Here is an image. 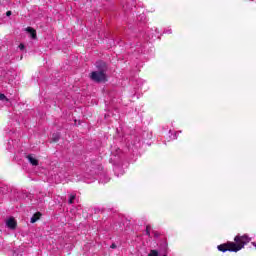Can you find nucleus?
Masks as SVG:
<instances>
[{"label":"nucleus","mask_w":256,"mask_h":256,"mask_svg":"<svg viewBox=\"0 0 256 256\" xmlns=\"http://www.w3.org/2000/svg\"><path fill=\"white\" fill-rule=\"evenodd\" d=\"M153 235L156 239H159V237H161V233L158 231H153Z\"/></svg>","instance_id":"obj_12"},{"label":"nucleus","mask_w":256,"mask_h":256,"mask_svg":"<svg viewBox=\"0 0 256 256\" xmlns=\"http://www.w3.org/2000/svg\"><path fill=\"white\" fill-rule=\"evenodd\" d=\"M73 201H75V195H70V199L68 201L69 205H73Z\"/></svg>","instance_id":"obj_11"},{"label":"nucleus","mask_w":256,"mask_h":256,"mask_svg":"<svg viewBox=\"0 0 256 256\" xmlns=\"http://www.w3.org/2000/svg\"><path fill=\"white\" fill-rule=\"evenodd\" d=\"M148 256H159V252L157 250H151Z\"/></svg>","instance_id":"obj_10"},{"label":"nucleus","mask_w":256,"mask_h":256,"mask_svg":"<svg viewBox=\"0 0 256 256\" xmlns=\"http://www.w3.org/2000/svg\"><path fill=\"white\" fill-rule=\"evenodd\" d=\"M11 15H12V12H11V11H7V12H6V16H7V17H11Z\"/></svg>","instance_id":"obj_14"},{"label":"nucleus","mask_w":256,"mask_h":256,"mask_svg":"<svg viewBox=\"0 0 256 256\" xmlns=\"http://www.w3.org/2000/svg\"><path fill=\"white\" fill-rule=\"evenodd\" d=\"M6 225L9 229H17V220L12 217L7 220Z\"/></svg>","instance_id":"obj_3"},{"label":"nucleus","mask_w":256,"mask_h":256,"mask_svg":"<svg viewBox=\"0 0 256 256\" xmlns=\"http://www.w3.org/2000/svg\"><path fill=\"white\" fill-rule=\"evenodd\" d=\"M59 139H61V134L60 133L52 134V143H58Z\"/></svg>","instance_id":"obj_7"},{"label":"nucleus","mask_w":256,"mask_h":256,"mask_svg":"<svg viewBox=\"0 0 256 256\" xmlns=\"http://www.w3.org/2000/svg\"><path fill=\"white\" fill-rule=\"evenodd\" d=\"M27 33H29L31 39H37V30L31 27L26 28Z\"/></svg>","instance_id":"obj_4"},{"label":"nucleus","mask_w":256,"mask_h":256,"mask_svg":"<svg viewBox=\"0 0 256 256\" xmlns=\"http://www.w3.org/2000/svg\"><path fill=\"white\" fill-rule=\"evenodd\" d=\"M146 235L148 237H151V225L149 224L146 226Z\"/></svg>","instance_id":"obj_8"},{"label":"nucleus","mask_w":256,"mask_h":256,"mask_svg":"<svg viewBox=\"0 0 256 256\" xmlns=\"http://www.w3.org/2000/svg\"><path fill=\"white\" fill-rule=\"evenodd\" d=\"M97 71H93L90 74V78L95 83H105L107 81V63L103 61L96 62Z\"/></svg>","instance_id":"obj_2"},{"label":"nucleus","mask_w":256,"mask_h":256,"mask_svg":"<svg viewBox=\"0 0 256 256\" xmlns=\"http://www.w3.org/2000/svg\"><path fill=\"white\" fill-rule=\"evenodd\" d=\"M252 245L255 246V249H256V242H252Z\"/></svg>","instance_id":"obj_16"},{"label":"nucleus","mask_w":256,"mask_h":256,"mask_svg":"<svg viewBox=\"0 0 256 256\" xmlns=\"http://www.w3.org/2000/svg\"><path fill=\"white\" fill-rule=\"evenodd\" d=\"M27 159H28L29 163H31V165H33L34 167H37V165H39V160L34 158L33 155H31V154H29L27 156Z\"/></svg>","instance_id":"obj_5"},{"label":"nucleus","mask_w":256,"mask_h":256,"mask_svg":"<svg viewBox=\"0 0 256 256\" xmlns=\"http://www.w3.org/2000/svg\"><path fill=\"white\" fill-rule=\"evenodd\" d=\"M41 219V212H36L31 218V223H37Z\"/></svg>","instance_id":"obj_6"},{"label":"nucleus","mask_w":256,"mask_h":256,"mask_svg":"<svg viewBox=\"0 0 256 256\" xmlns=\"http://www.w3.org/2000/svg\"><path fill=\"white\" fill-rule=\"evenodd\" d=\"M248 243H251V238H249L247 234L242 236L237 235L234 237V242L228 241L220 244L217 246V249L218 251H221V253H227V251L230 253H237L241 251V249H243Z\"/></svg>","instance_id":"obj_1"},{"label":"nucleus","mask_w":256,"mask_h":256,"mask_svg":"<svg viewBox=\"0 0 256 256\" xmlns=\"http://www.w3.org/2000/svg\"><path fill=\"white\" fill-rule=\"evenodd\" d=\"M110 249H117V244L116 243H112L110 246Z\"/></svg>","instance_id":"obj_13"},{"label":"nucleus","mask_w":256,"mask_h":256,"mask_svg":"<svg viewBox=\"0 0 256 256\" xmlns=\"http://www.w3.org/2000/svg\"><path fill=\"white\" fill-rule=\"evenodd\" d=\"M0 101H7V102H9V98H7V96H5V94L0 93Z\"/></svg>","instance_id":"obj_9"},{"label":"nucleus","mask_w":256,"mask_h":256,"mask_svg":"<svg viewBox=\"0 0 256 256\" xmlns=\"http://www.w3.org/2000/svg\"><path fill=\"white\" fill-rule=\"evenodd\" d=\"M19 49H21V50L25 49V45L20 44V45H19Z\"/></svg>","instance_id":"obj_15"}]
</instances>
